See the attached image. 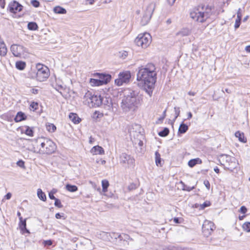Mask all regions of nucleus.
Returning <instances> with one entry per match:
<instances>
[{
	"label": "nucleus",
	"mask_w": 250,
	"mask_h": 250,
	"mask_svg": "<svg viewBox=\"0 0 250 250\" xmlns=\"http://www.w3.org/2000/svg\"><path fill=\"white\" fill-rule=\"evenodd\" d=\"M157 80L155 66L151 63L138 67L137 80L143 83L144 89L151 97Z\"/></svg>",
	"instance_id": "nucleus-1"
},
{
	"label": "nucleus",
	"mask_w": 250,
	"mask_h": 250,
	"mask_svg": "<svg viewBox=\"0 0 250 250\" xmlns=\"http://www.w3.org/2000/svg\"><path fill=\"white\" fill-rule=\"evenodd\" d=\"M121 107L125 112H135L142 104L143 98L137 90L126 89L123 92Z\"/></svg>",
	"instance_id": "nucleus-2"
},
{
	"label": "nucleus",
	"mask_w": 250,
	"mask_h": 250,
	"mask_svg": "<svg viewBox=\"0 0 250 250\" xmlns=\"http://www.w3.org/2000/svg\"><path fill=\"white\" fill-rule=\"evenodd\" d=\"M212 14L210 7L199 6L194 8L190 13L191 18L195 21L203 22L209 18Z\"/></svg>",
	"instance_id": "nucleus-3"
},
{
	"label": "nucleus",
	"mask_w": 250,
	"mask_h": 250,
	"mask_svg": "<svg viewBox=\"0 0 250 250\" xmlns=\"http://www.w3.org/2000/svg\"><path fill=\"white\" fill-rule=\"evenodd\" d=\"M39 151L43 154H52L56 149L55 144L51 140L44 138L37 141Z\"/></svg>",
	"instance_id": "nucleus-4"
},
{
	"label": "nucleus",
	"mask_w": 250,
	"mask_h": 250,
	"mask_svg": "<svg viewBox=\"0 0 250 250\" xmlns=\"http://www.w3.org/2000/svg\"><path fill=\"white\" fill-rule=\"evenodd\" d=\"M220 162L225 169L232 172L233 169L237 168L238 163L236 158L229 155L222 154L220 157Z\"/></svg>",
	"instance_id": "nucleus-5"
},
{
	"label": "nucleus",
	"mask_w": 250,
	"mask_h": 250,
	"mask_svg": "<svg viewBox=\"0 0 250 250\" xmlns=\"http://www.w3.org/2000/svg\"><path fill=\"white\" fill-rule=\"evenodd\" d=\"M84 102L90 107H98L103 102L101 96L92 95L91 92L87 91L84 96Z\"/></svg>",
	"instance_id": "nucleus-6"
},
{
	"label": "nucleus",
	"mask_w": 250,
	"mask_h": 250,
	"mask_svg": "<svg viewBox=\"0 0 250 250\" xmlns=\"http://www.w3.org/2000/svg\"><path fill=\"white\" fill-rule=\"evenodd\" d=\"M151 37L149 33L140 34L135 40V43L138 46L145 48L150 43Z\"/></svg>",
	"instance_id": "nucleus-7"
},
{
	"label": "nucleus",
	"mask_w": 250,
	"mask_h": 250,
	"mask_svg": "<svg viewBox=\"0 0 250 250\" xmlns=\"http://www.w3.org/2000/svg\"><path fill=\"white\" fill-rule=\"evenodd\" d=\"M37 72L36 78L38 81L44 82L49 76L50 71L48 68L41 64L37 65Z\"/></svg>",
	"instance_id": "nucleus-8"
},
{
	"label": "nucleus",
	"mask_w": 250,
	"mask_h": 250,
	"mask_svg": "<svg viewBox=\"0 0 250 250\" xmlns=\"http://www.w3.org/2000/svg\"><path fill=\"white\" fill-rule=\"evenodd\" d=\"M155 8V3L153 2L149 3L146 7V11L141 21V24L145 26L149 21Z\"/></svg>",
	"instance_id": "nucleus-9"
},
{
	"label": "nucleus",
	"mask_w": 250,
	"mask_h": 250,
	"mask_svg": "<svg viewBox=\"0 0 250 250\" xmlns=\"http://www.w3.org/2000/svg\"><path fill=\"white\" fill-rule=\"evenodd\" d=\"M130 78L129 71L121 72L118 75V78L115 80V83L118 86L122 85L124 83H128Z\"/></svg>",
	"instance_id": "nucleus-10"
},
{
	"label": "nucleus",
	"mask_w": 250,
	"mask_h": 250,
	"mask_svg": "<svg viewBox=\"0 0 250 250\" xmlns=\"http://www.w3.org/2000/svg\"><path fill=\"white\" fill-rule=\"evenodd\" d=\"M215 227L212 222L208 220H205L202 225V231L204 235L208 237L211 234Z\"/></svg>",
	"instance_id": "nucleus-11"
},
{
	"label": "nucleus",
	"mask_w": 250,
	"mask_h": 250,
	"mask_svg": "<svg viewBox=\"0 0 250 250\" xmlns=\"http://www.w3.org/2000/svg\"><path fill=\"white\" fill-rule=\"evenodd\" d=\"M120 162L122 165L127 164L128 167H131L134 166L135 160L130 155L123 153L120 156Z\"/></svg>",
	"instance_id": "nucleus-12"
},
{
	"label": "nucleus",
	"mask_w": 250,
	"mask_h": 250,
	"mask_svg": "<svg viewBox=\"0 0 250 250\" xmlns=\"http://www.w3.org/2000/svg\"><path fill=\"white\" fill-rule=\"evenodd\" d=\"M23 6L16 0L10 2L8 6L7 10L10 12L16 14L18 12H21Z\"/></svg>",
	"instance_id": "nucleus-13"
},
{
	"label": "nucleus",
	"mask_w": 250,
	"mask_h": 250,
	"mask_svg": "<svg viewBox=\"0 0 250 250\" xmlns=\"http://www.w3.org/2000/svg\"><path fill=\"white\" fill-rule=\"evenodd\" d=\"M11 51L15 57H20L24 50V47L22 45L13 44L11 46Z\"/></svg>",
	"instance_id": "nucleus-14"
},
{
	"label": "nucleus",
	"mask_w": 250,
	"mask_h": 250,
	"mask_svg": "<svg viewBox=\"0 0 250 250\" xmlns=\"http://www.w3.org/2000/svg\"><path fill=\"white\" fill-rule=\"evenodd\" d=\"M19 227L21 230L22 231L23 233H29V231L26 229V219L23 220L22 217H20Z\"/></svg>",
	"instance_id": "nucleus-15"
},
{
	"label": "nucleus",
	"mask_w": 250,
	"mask_h": 250,
	"mask_svg": "<svg viewBox=\"0 0 250 250\" xmlns=\"http://www.w3.org/2000/svg\"><path fill=\"white\" fill-rule=\"evenodd\" d=\"M111 76L109 74H100L99 79L103 84H106L111 80Z\"/></svg>",
	"instance_id": "nucleus-16"
},
{
	"label": "nucleus",
	"mask_w": 250,
	"mask_h": 250,
	"mask_svg": "<svg viewBox=\"0 0 250 250\" xmlns=\"http://www.w3.org/2000/svg\"><path fill=\"white\" fill-rule=\"evenodd\" d=\"M91 152L93 155H97V154H104V149L103 148L99 146H93L91 150Z\"/></svg>",
	"instance_id": "nucleus-17"
},
{
	"label": "nucleus",
	"mask_w": 250,
	"mask_h": 250,
	"mask_svg": "<svg viewBox=\"0 0 250 250\" xmlns=\"http://www.w3.org/2000/svg\"><path fill=\"white\" fill-rule=\"evenodd\" d=\"M26 118V116L23 112L19 111L17 113L15 117L14 118V121L16 123H18L22 121L25 120Z\"/></svg>",
	"instance_id": "nucleus-18"
},
{
	"label": "nucleus",
	"mask_w": 250,
	"mask_h": 250,
	"mask_svg": "<svg viewBox=\"0 0 250 250\" xmlns=\"http://www.w3.org/2000/svg\"><path fill=\"white\" fill-rule=\"evenodd\" d=\"M7 51V47L4 42L0 37V55L1 56H5Z\"/></svg>",
	"instance_id": "nucleus-19"
},
{
	"label": "nucleus",
	"mask_w": 250,
	"mask_h": 250,
	"mask_svg": "<svg viewBox=\"0 0 250 250\" xmlns=\"http://www.w3.org/2000/svg\"><path fill=\"white\" fill-rule=\"evenodd\" d=\"M33 128L28 126H25L21 129V132L24 133L26 135L32 137L34 135Z\"/></svg>",
	"instance_id": "nucleus-20"
},
{
	"label": "nucleus",
	"mask_w": 250,
	"mask_h": 250,
	"mask_svg": "<svg viewBox=\"0 0 250 250\" xmlns=\"http://www.w3.org/2000/svg\"><path fill=\"white\" fill-rule=\"evenodd\" d=\"M69 118L74 124H78L81 121V119L75 113H70Z\"/></svg>",
	"instance_id": "nucleus-21"
},
{
	"label": "nucleus",
	"mask_w": 250,
	"mask_h": 250,
	"mask_svg": "<svg viewBox=\"0 0 250 250\" xmlns=\"http://www.w3.org/2000/svg\"><path fill=\"white\" fill-rule=\"evenodd\" d=\"M202 160L200 158H196L190 160L188 162V165L190 167H193L197 164H201Z\"/></svg>",
	"instance_id": "nucleus-22"
},
{
	"label": "nucleus",
	"mask_w": 250,
	"mask_h": 250,
	"mask_svg": "<svg viewBox=\"0 0 250 250\" xmlns=\"http://www.w3.org/2000/svg\"><path fill=\"white\" fill-rule=\"evenodd\" d=\"M236 137L238 138L239 141L242 143H246L247 141L246 138L244 136L243 133L239 131H237L235 133Z\"/></svg>",
	"instance_id": "nucleus-23"
},
{
	"label": "nucleus",
	"mask_w": 250,
	"mask_h": 250,
	"mask_svg": "<svg viewBox=\"0 0 250 250\" xmlns=\"http://www.w3.org/2000/svg\"><path fill=\"white\" fill-rule=\"evenodd\" d=\"M53 11L56 14H64L66 13V10L60 6H55L53 9Z\"/></svg>",
	"instance_id": "nucleus-24"
},
{
	"label": "nucleus",
	"mask_w": 250,
	"mask_h": 250,
	"mask_svg": "<svg viewBox=\"0 0 250 250\" xmlns=\"http://www.w3.org/2000/svg\"><path fill=\"white\" fill-rule=\"evenodd\" d=\"M188 128V127L186 124L184 123H182L180 125V126L179 127L178 133L181 134H184L187 131Z\"/></svg>",
	"instance_id": "nucleus-25"
},
{
	"label": "nucleus",
	"mask_w": 250,
	"mask_h": 250,
	"mask_svg": "<svg viewBox=\"0 0 250 250\" xmlns=\"http://www.w3.org/2000/svg\"><path fill=\"white\" fill-rule=\"evenodd\" d=\"M155 163L157 166L161 167L162 164L161 163V155L158 151L155 153Z\"/></svg>",
	"instance_id": "nucleus-26"
},
{
	"label": "nucleus",
	"mask_w": 250,
	"mask_h": 250,
	"mask_svg": "<svg viewBox=\"0 0 250 250\" xmlns=\"http://www.w3.org/2000/svg\"><path fill=\"white\" fill-rule=\"evenodd\" d=\"M37 195L38 198L43 201H45L46 200V197L45 193L42 191L41 188H39L37 190Z\"/></svg>",
	"instance_id": "nucleus-27"
},
{
	"label": "nucleus",
	"mask_w": 250,
	"mask_h": 250,
	"mask_svg": "<svg viewBox=\"0 0 250 250\" xmlns=\"http://www.w3.org/2000/svg\"><path fill=\"white\" fill-rule=\"evenodd\" d=\"M25 62L22 61H18L16 63V67L20 70H23L25 68Z\"/></svg>",
	"instance_id": "nucleus-28"
},
{
	"label": "nucleus",
	"mask_w": 250,
	"mask_h": 250,
	"mask_svg": "<svg viewBox=\"0 0 250 250\" xmlns=\"http://www.w3.org/2000/svg\"><path fill=\"white\" fill-rule=\"evenodd\" d=\"M65 188L68 191L74 192L78 190V187L75 185H72L70 184H67L65 186Z\"/></svg>",
	"instance_id": "nucleus-29"
},
{
	"label": "nucleus",
	"mask_w": 250,
	"mask_h": 250,
	"mask_svg": "<svg viewBox=\"0 0 250 250\" xmlns=\"http://www.w3.org/2000/svg\"><path fill=\"white\" fill-rule=\"evenodd\" d=\"M180 183L182 185V190L187 191H190L195 188V186L189 187L186 185L182 181H180Z\"/></svg>",
	"instance_id": "nucleus-30"
},
{
	"label": "nucleus",
	"mask_w": 250,
	"mask_h": 250,
	"mask_svg": "<svg viewBox=\"0 0 250 250\" xmlns=\"http://www.w3.org/2000/svg\"><path fill=\"white\" fill-rule=\"evenodd\" d=\"M28 29L30 30H36L38 29V24L35 22H30L27 25Z\"/></svg>",
	"instance_id": "nucleus-31"
},
{
	"label": "nucleus",
	"mask_w": 250,
	"mask_h": 250,
	"mask_svg": "<svg viewBox=\"0 0 250 250\" xmlns=\"http://www.w3.org/2000/svg\"><path fill=\"white\" fill-rule=\"evenodd\" d=\"M109 182L106 180H103L102 181V190L104 192H105L107 190V188L109 186Z\"/></svg>",
	"instance_id": "nucleus-32"
},
{
	"label": "nucleus",
	"mask_w": 250,
	"mask_h": 250,
	"mask_svg": "<svg viewBox=\"0 0 250 250\" xmlns=\"http://www.w3.org/2000/svg\"><path fill=\"white\" fill-rule=\"evenodd\" d=\"M46 129L49 132H54L56 130V127L53 124L48 123L46 125Z\"/></svg>",
	"instance_id": "nucleus-33"
},
{
	"label": "nucleus",
	"mask_w": 250,
	"mask_h": 250,
	"mask_svg": "<svg viewBox=\"0 0 250 250\" xmlns=\"http://www.w3.org/2000/svg\"><path fill=\"white\" fill-rule=\"evenodd\" d=\"M169 132V130L168 128L165 127L162 131L158 133V135L161 137H166L168 135Z\"/></svg>",
	"instance_id": "nucleus-34"
},
{
	"label": "nucleus",
	"mask_w": 250,
	"mask_h": 250,
	"mask_svg": "<svg viewBox=\"0 0 250 250\" xmlns=\"http://www.w3.org/2000/svg\"><path fill=\"white\" fill-rule=\"evenodd\" d=\"M189 31L187 29H183L176 33L177 36H187L189 35Z\"/></svg>",
	"instance_id": "nucleus-35"
},
{
	"label": "nucleus",
	"mask_w": 250,
	"mask_h": 250,
	"mask_svg": "<svg viewBox=\"0 0 250 250\" xmlns=\"http://www.w3.org/2000/svg\"><path fill=\"white\" fill-rule=\"evenodd\" d=\"M90 83H91L92 85L99 86L103 85L100 80L95 79H90Z\"/></svg>",
	"instance_id": "nucleus-36"
},
{
	"label": "nucleus",
	"mask_w": 250,
	"mask_h": 250,
	"mask_svg": "<svg viewBox=\"0 0 250 250\" xmlns=\"http://www.w3.org/2000/svg\"><path fill=\"white\" fill-rule=\"evenodd\" d=\"M38 103L37 102H33L30 105V110L33 111L36 110L38 108Z\"/></svg>",
	"instance_id": "nucleus-37"
},
{
	"label": "nucleus",
	"mask_w": 250,
	"mask_h": 250,
	"mask_svg": "<svg viewBox=\"0 0 250 250\" xmlns=\"http://www.w3.org/2000/svg\"><path fill=\"white\" fill-rule=\"evenodd\" d=\"M243 229L247 232H250V222H246L243 225Z\"/></svg>",
	"instance_id": "nucleus-38"
},
{
	"label": "nucleus",
	"mask_w": 250,
	"mask_h": 250,
	"mask_svg": "<svg viewBox=\"0 0 250 250\" xmlns=\"http://www.w3.org/2000/svg\"><path fill=\"white\" fill-rule=\"evenodd\" d=\"M174 111L175 114V116L174 119H173V122L175 121L176 118L180 115V108L179 107H174Z\"/></svg>",
	"instance_id": "nucleus-39"
},
{
	"label": "nucleus",
	"mask_w": 250,
	"mask_h": 250,
	"mask_svg": "<svg viewBox=\"0 0 250 250\" xmlns=\"http://www.w3.org/2000/svg\"><path fill=\"white\" fill-rule=\"evenodd\" d=\"M54 205L56 207L59 208H62V207L61 201L58 198L55 199Z\"/></svg>",
	"instance_id": "nucleus-40"
},
{
	"label": "nucleus",
	"mask_w": 250,
	"mask_h": 250,
	"mask_svg": "<svg viewBox=\"0 0 250 250\" xmlns=\"http://www.w3.org/2000/svg\"><path fill=\"white\" fill-rule=\"evenodd\" d=\"M32 5L37 8L40 6V2L37 0H32L31 1Z\"/></svg>",
	"instance_id": "nucleus-41"
},
{
	"label": "nucleus",
	"mask_w": 250,
	"mask_h": 250,
	"mask_svg": "<svg viewBox=\"0 0 250 250\" xmlns=\"http://www.w3.org/2000/svg\"><path fill=\"white\" fill-rule=\"evenodd\" d=\"M137 188V186L136 184H134V183H131L128 186V189L129 190H132L136 189Z\"/></svg>",
	"instance_id": "nucleus-42"
},
{
	"label": "nucleus",
	"mask_w": 250,
	"mask_h": 250,
	"mask_svg": "<svg viewBox=\"0 0 250 250\" xmlns=\"http://www.w3.org/2000/svg\"><path fill=\"white\" fill-rule=\"evenodd\" d=\"M241 20L236 19L235 22L234 28L235 29L239 27Z\"/></svg>",
	"instance_id": "nucleus-43"
},
{
	"label": "nucleus",
	"mask_w": 250,
	"mask_h": 250,
	"mask_svg": "<svg viewBox=\"0 0 250 250\" xmlns=\"http://www.w3.org/2000/svg\"><path fill=\"white\" fill-rule=\"evenodd\" d=\"M17 165L20 167H24V162L23 161L20 160L17 162Z\"/></svg>",
	"instance_id": "nucleus-44"
},
{
	"label": "nucleus",
	"mask_w": 250,
	"mask_h": 250,
	"mask_svg": "<svg viewBox=\"0 0 250 250\" xmlns=\"http://www.w3.org/2000/svg\"><path fill=\"white\" fill-rule=\"evenodd\" d=\"M120 53L121 54L120 57L122 58L123 59H125L128 55V52L125 51L120 52Z\"/></svg>",
	"instance_id": "nucleus-45"
},
{
	"label": "nucleus",
	"mask_w": 250,
	"mask_h": 250,
	"mask_svg": "<svg viewBox=\"0 0 250 250\" xmlns=\"http://www.w3.org/2000/svg\"><path fill=\"white\" fill-rule=\"evenodd\" d=\"M55 193V191H53V190H51L49 193V197L51 200H55V199H57L54 196V194Z\"/></svg>",
	"instance_id": "nucleus-46"
},
{
	"label": "nucleus",
	"mask_w": 250,
	"mask_h": 250,
	"mask_svg": "<svg viewBox=\"0 0 250 250\" xmlns=\"http://www.w3.org/2000/svg\"><path fill=\"white\" fill-rule=\"evenodd\" d=\"M239 211L242 213L245 214L247 211V208L245 206H242L240 208Z\"/></svg>",
	"instance_id": "nucleus-47"
},
{
	"label": "nucleus",
	"mask_w": 250,
	"mask_h": 250,
	"mask_svg": "<svg viewBox=\"0 0 250 250\" xmlns=\"http://www.w3.org/2000/svg\"><path fill=\"white\" fill-rule=\"evenodd\" d=\"M242 14L241 8H239L237 12V19L241 20Z\"/></svg>",
	"instance_id": "nucleus-48"
},
{
	"label": "nucleus",
	"mask_w": 250,
	"mask_h": 250,
	"mask_svg": "<svg viewBox=\"0 0 250 250\" xmlns=\"http://www.w3.org/2000/svg\"><path fill=\"white\" fill-rule=\"evenodd\" d=\"M204 184L206 187V188L209 190L210 188V183L208 180H205L204 181Z\"/></svg>",
	"instance_id": "nucleus-49"
},
{
	"label": "nucleus",
	"mask_w": 250,
	"mask_h": 250,
	"mask_svg": "<svg viewBox=\"0 0 250 250\" xmlns=\"http://www.w3.org/2000/svg\"><path fill=\"white\" fill-rule=\"evenodd\" d=\"M210 203L209 202H204L202 205H201V208H205L208 207L210 206Z\"/></svg>",
	"instance_id": "nucleus-50"
},
{
	"label": "nucleus",
	"mask_w": 250,
	"mask_h": 250,
	"mask_svg": "<svg viewBox=\"0 0 250 250\" xmlns=\"http://www.w3.org/2000/svg\"><path fill=\"white\" fill-rule=\"evenodd\" d=\"M55 217L57 218V219H61L62 218H63V219H65V218L63 216V213H62V214H61V213H57L55 215Z\"/></svg>",
	"instance_id": "nucleus-51"
},
{
	"label": "nucleus",
	"mask_w": 250,
	"mask_h": 250,
	"mask_svg": "<svg viewBox=\"0 0 250 250\" xmlns=\"http://www.w3.org/2000/svg\"><path fill=\"white\" fill-rule=\"evenodd\" d=\"M43 243L45 245L51 246L52 244V241L51 240H45L44 241Z\"/></svg>",
	"instance_id": "nucleus-52"
},
{
	"label": "nucleus",
	"mask_w": 250,
	"mask_h": 250,
	"mask_svg": "<svg viewBox=\"0 0 250 250\" xmlns=\"http://www.w3.org/2000/svg\"><path fill=\"white\" fill-rule=\"evenodd\" d=\"M137 143H138V145L140 146V147H142L143 146V142L141 140H136L135 141V144H136Z\"/></svg>",
	"instance_id": "nucleus-53"
},
{
	"label": "nucleus",
	"mask_w": 250,
	"mask_h": 250,
	"mask_svg": "<svg viewBox=\"0 0 250 250\" xmlns=\"http://www.w3.org/2000/svg\"><path fill=\"white\" fill-rule=\"evenodd\" d=\"M5 5V0H0V6L1 8H4Z\"/></svg>",
	"instance_id": "nucleus-54"
},
{
	"label": "nucleus",
	"mask_w": 250,
	"mask_h": 250,
	"mask_svg": "<svg viewBox=\"0 0 250 250\" xmlns=\"http://www.w3.org/2000/svg\"><path fill=\"white\" fill-rule=\"evenodd\" d=\"M11 196H12V194L10 192H8L7 193L5 196V198L7 200H9L11 198Z\"/></svg>",
	"instance_id": "nucleus-55"
},
{
	"label": "nucleus",
	"mask_w": 250,
	"mask_h": 250,
	"mask_svg": "<svg viewBox=\"0 0 250 250\" xmlns=\"http://www.w3.org/2000/svg\"><path fill=\"white\" fill-rule=\"evenodd\" d=\"M173 221L175 223H176V224H179L180 223V219L178 217L174 218L173 219Z\"/></svg>",
	"instance_id": "nucleus-56"
},
{
	"label": "nucleus",
	"mask_w": 250,
	"mask_h": 250,
	"mask_svg": "<svg viewBox=\"0 0 250 250\" xmlns=\"http://www.w3.org/2000/svg\"><path fill=\"white\" fill-rule=\"evenodd\" d=\"M113 234L114 236L115 237V238H116V237L118 236V237L121 240L122 239V237H121V235L120 234L115 233H113Z\"/></svg>",
	"instance_id": "nucleus-57"
},
{
	"label": "nucleus",
	"mask_w": 250,
	"mask_h": 250,
	"mask_svg": "<svg viewBox=\"0 0 250 250\" xmlns=\"http://www.w3.org/2000/svg\"><path fill=\"white\" fill-rule=\"evenodd\" d=\"M175 0H167V1L170 5H172L174 3Z\"/></svg>",
	"instance_id": "nucleus-58"
},
{
	"label": "nucleus",
	"mask_w": 250,
	"mask_h": 250,
	"mask_svg": "<svg viewBox=\"0 0 250 250\" xmlns=\"http://www.w3.org/2000/svg\"><path fill=\"white\" fill-rule=\"evenodd\" d=\"M38 91L39 90L37 89L33 88V89H32V93H33L34 94H37L38 93Z\"/></svg>",
	"instance_id": "nucleus-59"
},
{
	"label": "nucleus",
	"mask_w": 250,
	"mask_h": 250,
	"mask_svg": "<svg viewBox=\"0 0 250 250\" xmlns=\"http://www.w3.org/2000/svg\"><path fill=\"white\" fill-rule=\"evenodd\" d=\"M214 171L217 173H219V172H220V170L219 169V168L217 167H215L214 168Z\"/></svg>",
	"instance_id": "nucleus-60"
},
{
	"label": "nucleus",
	"mask_w": 250,
	"mask_h": 250,
	"mask_svg": "<svg viewBox=\"0 0 250 250\" xmlns=\"http://www.w3.org/2000/svg\"><path fill=\"white\" fill-rule=\"evenodd\" d=\"M192 114L190 112H188V119H190L192 118Z\"/></svg>",
	"instance_id": "nucleus-61"
},
{
	"label": "nucleus",
	"mask_w": 250,
	"mask_h": 250,
	"mask_svg": "<svg viewBox=\"0 0 250 250\" xmlns=\"http://www.w3.org/2000/svg\"><path fill=\"white\" fill-rule=\"evenodd\" d=\"M245 50L248 52H250V45H248L245 48Z\"/></svg>",
	"instance_id": "nucleus-62"
},
{
	"label": "nucleus",
	"mask_w": 250,
	"mask_h": 250,
	"mask_svg": "<svg viewBox=\"0 0 250 250\" xmlns=\"http://www.w3.org/2000/svg\"><path fill=\"white\" fill-rule=\"evenodd\" d=\"M95 0H86V1L88 2L89 4H93L95 2Z\"/></svg>",
	"instance_id": "nucleus-63"
},
{
	"label": "nucleus",
	"mask_w": 250,
	"mask_h": 250,
	"mask_svg": "<svg viewBox=\"0 0 250 250\" xmlns=\"http://www.w3.org/2000/svg\"><path fill=\"white\" fill-rule=\"evenodd\" d=\"M196 93L192 91H189L188 92V94L190 96H194L195 95Z\"/></svg>",
	"instance_id": "nucleus-64"
}]
</instances>
